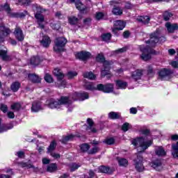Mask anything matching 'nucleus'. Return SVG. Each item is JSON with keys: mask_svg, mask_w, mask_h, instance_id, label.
Segmentation results:
<instances>
[{"mask_svg": "<svg viewBox=\"0 0 178 178\" xmlns=\"http://www.w3.org/2000/svg\"><path fill=\"white\" fill-rule=\"evenodd\" d=\"M40 44L44 48H48V47H49V44H51V39L49 38V37L44 35L40 40Z\"/></svg>", "mask_w": 178, "mask_h": 178, "instance_id": "obj_18", "label": "nucleus"}, {"mask_svg": "<svg viewBox=\"0 0 178 178\" xmlns=\"http://www.w3.org/2000/svg\"><path fill=\"white\" fill-rule=\"evenodd\" d=\"M112 13L115 15V16H120V15L123 14V10L120 8V7H114L113 8Z\"/></svg>", "mask_w": 178, "mask_h": 178, "instance_id": "obj_34", "label": "nucleus"}, {"mask_svg": "<svg viewBox=\"0 0 178 178\" xmlns=\"http://www.w3.org/2000/svg\"><path fill=\"white\" fill-rule=\"evenodd\" d=\"M87 122L88 127L86 128V131H88V133H95L97 129L92 127V126H94V121H92V119L88 118Z\"/></svg>", "mask_w": 178, "mask_h": 178, "instance_id": "obj_17", "label": "nucleus"}, {"mask_svg": "<svg viewBox=\"0 0 178 178\" xmlns=\"http://www.w3.org/2000/svg\"><path fill=\"white\" fill-rule=\"evenodd\" d=\"M75 56L77 59H80L81 60H87V59L91 58V53L88 51H81L77 53Z\"/></svg>", "mask_w": 178, "mask_h": 178, "instance_id": "obj_10", "label": "nucleus"}, {"mask_svg": "<svg viewBox=\"0 0 178 178\" xmlns=\"http://www.w3.org/2000/svg\"><path fill=\"white\" fill-rule=\"evenodd\" d=\"M18 2L22 5H30L31 1V0H18Z\"/></svg>", "mask_w": 178, "mask_h": 178, "instance_id": "obj_58", "label": "nucleus"}, {"mask_svg": "<svg viewBox=\"0 0 178 178\" xmlns=\"http://www.w3.org/2000/svg\"><path fill=\"white\" fill-rule=\"evenodd\" d=\"M172 154L173 158H178V142L172 145Z\"/></svg>", "mask_w": 178, "mask_h": 178, "instance_id": "obj_30", "label": "nucleus"}, {"mask_svg": "<svg viewBox=\"0 0 178 178\" xmlns=\"http://www.w3.org/2000/svg\"><path fill=\"white\" fill-rule=\"evenodd\" d=\"M99 150V149L97 147H95L88 151V154L92 155L94 154H97V152H98Z\"/></svg>", "mask_w": 178, "mask_h": 178, "instance_id": "obj_57", "label": "nucleus"}, {"mask_svg": "<svg viewBox=\"0 0 178 178\" xmlns=\"http://www.w3.org/2000/svg\"><path fill=\"white\" fill-rule=\"evenodd\" d=\"M111 38H112V34H111V33H103L102 35V41H104L106 42H108V41H110Z\"/></svg>", "mask_w": 178, "mask_h": 178, "instance_id": "obj_33", "label": "nucleus"}, {"mask_svg": "<svg viewBox=\"0 0 178 178\" xmlns=\"http://www.w3.org/2000/svg\"><path fill=\"white\" fill-rule=\"evenodd\" d=\"M114 27L118 29V30H123L126 27V22L122 20H117L114 22Z\"/></svg>", "mask_w": 178, "mask_h": 178, "instance_id": "obj_21", "label": "nucleus"}, {"mask_svg": "<svg viewBox=\"0 0 178 178\" xmlns=\"http://www.w3.org/2000/svg\"><path fill=\"white\" fill-rule=\"evenodd\" d=\"M68 22L70 24H72V25L77 24V23H79V18L74 16L69 17Z\"/></svg>", "mask_w": 178, "mask_h": 178, "instance_id": "obj_42", "label": "nucleus"}, {"mask_svg": "<svg viewBox=\"0 0 178 178\" xmlns=\"http://www.w3.org/2000/svg\"><path fill=\"white\" fill-rule=\"evenodd\" d=\"M76 137L78 138L81 137L80 134H76V135L70 134V135H67V136H63L61 140V143H63V144H66L67 141H72V140H74Z\"/></svg>", "mask_w": 178, "mask_h": 178, "instance_id": "obj_12", "label": "nucleus"}, {"mask_svg": "<svg viewBox=\"0 0 178 178\" xmlns=\"http://www.w3.org/2000/svg\"><path fill=\"white\" fill-rule=\"evenodd\" d=\"M141 76H143V71L141 70H137L131 74V77L135 80V81L140 80V79H141Z\"/></svg>", "mask_w": 178, "mask_h": 178, "instance_id": "obj_20", "label": "nucleus"}, {"mask_svg": "<svg viewBox=\"0 0 178 178\" xmlns=\"http://www.w3.org/2000/svg\"><path fill=\"white\" fill-rule=\"evenodd\" d=\"M35 19L38 20V24L39 25V27L40 29H44V24H42L44 20V15H42V14H40V13H35Z\"/></svg>", "mask_w": 178, "mask_h": 178, "instance_id": "obj_15", "label": "nucleus"}, {"mask_svg": "<svg viewBox=\"0 0 178 178\" xmlns=\"http://www.w3.org/2000/svg\"><path fill=\"white\" fill-rule=\"evenodd\" d=\"M20 83L17 81L14 82L10 86V89L13 92H17L19 91V88H20Z\"/></svg>", "mask_w": 178, "mask_h": 178, "instance_id": "obj_31", "label": "nucleus"}, {"mask_svg": "<svg viewBox=\"0 0 178 178\" xmlns=\"http://www.w3.org/2000/svg\"><path fill=\"white\" fill-rule=\"evenodd\" d=\"M170 65L175 69H178V62L177 61H171Z\"/></svg>", "mask_w": 178, "mask_h": 178, "instance_id": "obj_63", "label": "nucleus"}, {"mask_svg": "<svg viewBox=\"0 0 178 178\" xmlns=\"http://www.w3.org/2000/svg\"><path fill=\"white\" fill-rule=\"evenodd\" d=\"M81 150L82 152H87L90 149V145L87 143H83L80 145Z\"/></svg>", "mask_w": 178, "mask_h": 178, "instance_id": "obj_46", "label": "nucleus"}, {"mask_svg": "<svg viewBox=\"0 0 178 178\" xmlns=\"http://www.w3.org/2000/svg\"><path fill=\"white\" fill-rule=\"evenodd\" d=\"M127 49H129V47L127 46L124 47L121 49H118L117 50H115V54H123V52H126L127 51Z\"/></svg>", "mask_w": 178, "mask_h": 178, "instance_id": "obj_52", "label": "nucleus"}, {"mask_svg": "<svg viewBox=\"0 0 178 178\" xmlns=\"http://www.w3.org/2000/svg\"><path fill=\"white\" fill-rule=\"evenodd\" d=\"M96 60L97 62H99V63H102L104 62L105 60V56H104V54L99 53L97 56H96Z\"/></svg>", "mask_w": 178, "mask_h": 178, "instance_id": "obj_44", "label": "nucleus"}, {"mask_svg": "<svg viewBox=\"0 0 178 178\" xmlns=\"http://www.w3.org/2000/svg\"><path fill=\"white\" fill-rule=\"evenodd\" d=\"M26 15H27V11H24V13H13L11 14L12 17H25Z\"/></svg>", "mask_w": 178, "mask_h": 178, "instance_id": "obj_37", "label": "nucleus"}, {"mask_svg": "<svg viewBox=\"0 0 178 178\" xmlns=\"http://www.w3.org/2000/svg\"><path fill=\"white\" fill-rule=\"evenodd\" d=\"M105 143L108 145H112L115 144V138H107L105 140Z\"/></svg>", "mask_w": 178, "mask_h": 178, "instance_id": "obj_53", "label": "nucleus"}, {"mask_svg": "<svg viewBox=\"0 0 178 178\" xmlns=\"http://www.w3.org/2000/svg\"><path fill=\"white\" fill-rule=\"evenodd\" d=\"M99 172H101V173H107L108 175H111L113 172V170L111 169L109 167L102 165L99 167Z\"/></svg>", "mask_w": 178, "mask_h": 178, "instance_id": "obj_23", "label": "nucleus"}, {"mask_svg": "<svg viewBox=\"0 0 178 178\" xmlns=\"http://www.w3.org/2000/svg\"><path fill=\"white\" fill-rule=\"evenodd\" d=\"M96 89L98 90L99 91H103V92H104L105 86H104L103 84H99L97 86Z\"/></svg>", "mask_w": 178, "mask_h": 178, "instance_id": "obj_62", "label": "nucleus"}, {"mask_svg": "<svg viewBox=\"0 0 178 178\" xmlns=\"http://www.w3.org/2000/svg\"><path fill=\"white\" fill-rule=\"evenodd\" d=\"M171 74H173V70L166 68L161 70L159 72V76L162 81L169 80Z\"/></svg>", "mask_w": 178, "mask_h": 178, "instance_id": "obj_7", "label": "nucleus"}, {"mask_svg": "<svg viewBox=\"0 0 178 178\" xmlns=\"http://www.w3.org/2000/svg\"><path fill=\"white\" fill-rule=\"evenodd\" d=\"M32 9L35 13L42 14L43 12H45V10L41 8V6L38 4H33L32 6Z\"/></svg>", "mask_w": 178, "mask_h": 178, "instance_id": "obj_27", "label": "nucleus"}, {"mask_svg": "<svg viewBox=\"0 0 178 178\" xmlns=\"http://www.w3.org/2000/svg\"><path fill=\"white\" fill-rule=\"evenodd\" d=\"M154 152L157 156H166V152L161 146H156Z\"/></svg>", "mask_w": 178, "mask_h": 178, "instance_id": "obj_14", "label": "nucleus"}, {"mask_svg": "<svg viewBox=\"0 0 178 178\" xmlns=\"http://www.w3.org/2000/svg\"><path fill=\"white\" fill-rule=\"evenodd\" d=\"M108 118L112 119L113 120L120 119V113L111 111L108 113Z\"/></svg>", "mask_w": 178, "mask_h": 178, "instance_id": "obj_29", "label": "nucleus"}, {"mask_svg": "<svg viewBox=\"0 0 178 178\" xmlns=\"http://www.w3.org/2000/svg\"><path fill=\"white\" fill-rule=\"evenodd\" d=\"M58 170V165L56 163H50L47 165V172H49V173H54Z\"/></svg>", "mask_w": 178, "mask_h": 178, "instance_id": "obj_24", "label": "nucleus"}, {"mask_svg": "<svg viewBox=\"0 0 178 178\" xmlns=\"http://www.w3.org/2000/svg\"><path fill=\"white\" fill-rule=\"evenodd\" d=\"M80 166H81L80 163H71L70 165V172H74V170H77V169H79Z\"/></svg>", "mask_w": 178, "mask_h": 178, "instance_id": "obj_43", "label": "nucleus"}, {"mask_svg": "<svg viewBox=\"0 0 178 178\" xmlns=\"http://www.w3.org/2000/svg\"><path fill=\"white\" fill-rule=\"evenodd\" d=\"M75 6L78 10L83 11L84 10V5L80 1V0H76Z\"/></svg>", "mask_w": 178, "mask_h": 178, "instance_id": "obj_40", "label": "nucleus"}, {"mask_svg": "<svg viewBox=\"0 0 178 178\" xmlns=\"http://www.w3.org/2000/svg\"><path fill=\"white\" fill-rule=\"evenodd\" d=\"M101 74L102 77H105V76L109 74V70L104 68V70H102Z\"/></svg>", "mask_w": 178, "mask_h": 178, "instance_id": "obj_59", "label": "nucleus"}, {"mask_svg": "<svg viewBox=\"0 0 178 178\" xmlns=\"http://www.w3.org/2000/svg\"><path fill=\"white\" fill-rule=\"evenodd\" d=\"M8 51L5 50H0V58L3 59V60H9V56H8Z\"/></svg>", "mask_w": 178, "mask_h": 178, "instance_id": "obj_36", "label": "nucleus"}, {"mask_svg": "<svg viewBox=\"0 0 178 178\" xmlns=\"http://www.w3.org/2000/svg\"><path fill=\"white\" fill-rule=\"evenodd\" d=\"M20 108H22L20 103H14L11 105V109L13 111H19Z\"/></svg>", "mask_w": 178, "mask_h": 178, "instance_id": "obj_49", "label": "nucleus"}, {"mask_svg": "<svg viewBox=\"0 0 178 178\" xmlns=\"http://www.w3.org/2000/svg\"><path fill=\"white\" fill-rule=\"evenodd\" d=\"M165 27H166L168 33H174L175 30H177L178 29L177 24H171L170 23L167 22L165 24Z\"/></svg>", "mask_w": 178, "mask_h": 178, "instance_id": "obj_19", "label": "nucleus"}, {"mask_svg": "<svg viewBox=\"0 0 178 178\" xmlns=\"http://www.w3.org/2000/svg\"><path fill=\"white\" fill-rule=\"evenodd\" d=\"M67 98L71 101V102L67 103V105H70L74 101H79V93L77 92H72L70 94L69 97H67Z\"/></svg>", "mask_w": 178, "mask_h": 178, "instance_id": "obj_13", "label": "nucleus"}, {"mask_svg": "<svg viewBox=\"0 0 178 178\" xmlns=\"http://www.w3.org/2000/svg\"><path fill=\"white\" fill-rule=\"evenodd\" d=\"M88 93L83 92L79 93V101H84L85 99H88Z\"/></svg>", "mask_w": 178, "mask_h": 178, "instance_id": "obj_45", "label": "nucleus"}, {"mask_svg": "<svg viewBox=\"0 0 178 178\" xmlns=\"http://www.w3.org/2000/svg\"><path fill=\"white\" fill-rule=\"evenodd\" d=\"M31 111L32 112H38V111H41V102H34L32 104Z\"/></svg>", "mask_w": 178, "mask_h": 178, "instance_id": "obj_26", "label": "nucleus"}, {"mask_svg": "<svg viewBox=\"0 0 178 178\" xmlns=\"http://www.w3.org/2000/svg\"><path fill=\"white\" fill-rule=\"evenodd\" d=\"M104 13H97L96 14V19L97 20H101L103 17H104Z\"/></svg>", "mask_w": 178, "mask_h": 178, "instance_id": "obj_61", "label": "nucleus"}, {"mask_svg": "<svg viewBox=\"0 0 178 178\" xmlns=\"http://www.w3.org/2000/svg\"><path fill=\"white\" fill-rule=\"evenodd\" d=\"M72 100H70L67 97L62 96L59 99H49L47 101V105L51 109H59L62 105L70 104Z\"/></svg>", "mask_w": 178, "mask_h": 178, "instance_id": "obj_1", "label": "nucleus"}, {"mask_svg": "<svg viewBox=\"0 0 178 178\" xmlns=\"http://www.w3.org/2000/svg\"><path fill=\"white\" fill-rule=\"evenodd\" d=\"M16 155H17L18 158H24V152H17Z\"/></svg>", "mask_w": 178, "mask_h": 178, "instance_id": "obj_64", "label": "nucleus"}, {"mask_svg": "<svg viewBox=\"0 0 178 178\" xmlns=\"http://www.w3.org/2000/svg\"><path fill=\"white\" fill-rule=\"evenodd\" d=\"M83 77L85 79H89V80H95V74H94L91 72L84 73Z\"/></svg>", "mask_w": 178, "mask_h": 178, "instance_id": "obj_39", "label": "nucleus"}, {"mask_svg": "<svg viewBox=\"0 0 178 178\" xmlns=\"http://www.w3.org/2000/svg\"><path fill=\"white\" fill-rule=\"evenodd\" d=\"M68 79H73L74 77H76L77 76L76 72H69L67 74Z\"/></svg>", "mask_w": 178, "mask_h": 178, "instance_id": "obj_55", "label": "nucleus"}, {"mask_svg": "<svg viewBox=\"0 0 178 178\" xmlns=\"http://www.w3.org/2000/svg\"><path fill=\"white\" fill-rule=\"evenodd\" d=\"M115 84L118 88H120L122 90H124L127 88V82L126 81L119 80L116 81Z\"/></svg>", "mask_w": 178, "mask_h": 178, "instance_id": "obj_28", "label": "nucleus"}, {"mask_svg": "<svg viewBox=\"0 0 178 178\" xmlns=\"http://www.w3.org/2000/svg\"><path fill=\"white\" fill-rule=\"evenodd\" d=\"M67 43V40L65 38H58L55 40L54 49L55 52H63L65 51V45Z\"/></svg>", "mask_w": 178, "mask_h": 178, "instance_id": "obj_5", "label": "nucleus"}, {"mask_svg": "<svg viewBox=\"0 0 178 178\" xmlns=\"http://www.w3.org/2000/svg\"><path fill=\"white\" fill-rule=\"evenodd\" d=\"M0 109L3 112V113H6V112H8V106L6 104H1Z\"/></svg>", "mask_w": 178, "mask_h": 178, "instance_id": "obj_60", "label": "nucleus"}, {"mask_svg": "<svg viewBox=\"0 0 178 178\" xmlns=\"http://www.w3.org/2000/svg\"><path fill=\"white\" fill-rule=\"evenodd\" d=\"M13 34L17 41H24V33H23V30L20 26L16 25Z\"/></svg>", "mask_w": 178, "mask_h": 178, "instance_id": "obj_8", "label": "nucleus"}, {"mask_svg": "<svg viewBox=\"0 0 178 178\" xmlns=\"http://www.w3.org/2000/svg\"><path fill=\"white\" fill-rule=\"evenodd\" d=\"M44 80L47 83H52L53 81L52 76L49 74H46L44 76Z\"/></svg>", "mask_w": 178, "mask_h": 178, "instance_id": "obj_56", "label": "nucleus"}, {"mask_svg": "<svg viewBox=\"0 0 178 178\" xmlns=\"http://www.w3.org/2000/svg\"><path fill=\"white\" fill-rule=\"evenodd\" d=\"M41 60H40V57L38 56H33L31 58V64L33 65L34 66H37L40 65Z\"/></svg>", "mask_w": 178, "mask_h": 178, "instance_id": "obj_32", "label": "nucleus"}, {"mask_svg": "<svg viewBox=\"0 0 178 178\" xmlns=\"http://www.w3.org/2000/svg\"><path fill=\"white\" fill-rule=\"evenodd\" d=\"M151 165L152 168L155 169V170H157V172H161V170L163 169V167L162 166V161H161V159H156L153 161Z\"/></svg>", "mask_w": 178, "mask_h": 178, "instance_id": "obj_11", "label": "nucleus"}, {"mask_svg": "<svg viewBox=\"0 0 178 178\" xmlns=\"http://www.w3.org/2000/svg\"><path fill=\"white\" fill-rule=\"evenodd\" d=\"M12 31L10 29L6 27L3 23L0 24V40H1V41H5V38L9 37Z\"/></svg>", "mask_w": 178, "mask_h": 178, "instance_id": "obj_6", "label": "nucleus"}, {"mask_svg": "<svg viewBox=\"0 0 178 178\" xmlns=\"http://www.w3.org/2000/svg\"><path fill=\"white\" fill-rule=\"evenodd\" d=\"M113 91V84L107 83L104 85V92H112Z\"/></svg>", "mask_w": 178, "mask_h": 178, "instance_id": "obj_38", "label": "nucleus"}, {"mask_svg": "<svg viewBox=\"0 0 178 178\" xmlns=\"http://www.w3.org/2000/svg\"><path fill=\"white\" fill-rule=\"evenodd\" d=\"M53 73L54 76H56L58 81H62L65 77V74H63V72L61 70H59L58 68H55L53 71Z\"/></svg>", "mask_w": 178, "mask_h": 178, "instance_id": "obj_16", "label": "nucleus"}, {"mask_svg": "<svg viewBox=\"0 0 178 178\" xmlns=\"http://www.w3.org/2000/svg\"><path fill=\"white\" fill-rule=\"evenodd\" d=\"M129 161H127V159H118V163L120 166H127V163Z\"/></svg>", "mask_w": 178, "mask_h": 178, "instance_id": "obj_50", "label": "nucleus"}, {"mask_svg": "<svg viewBox=\"0 0 178 178\" xmlns=\"http://www.w3.org/2000/svg\"><path fill=\"white\" fill-rule=\"evenodd\" d=\"M140 51L142 52L140 58L145 61L149 60L151 59V54H155V50L149 47V46H147L146 47L140 46Z\"/></svg>", "mask_w": 178, "mask_h": 178, "instance_id": "obj_4", "label": "nucleus"}, {"mask_svg": "<svg viewBox=\"0 0 178 178\" xmlns=\"http://www.w3.org/2000/svg\"><path fill=\"white\" fill-rule=\"evenodd\" d=\"M3 10H6L8 15H10L12 16V10H10V6H9V4L7 3L3 6Z\"/></svg>", "mask_w": 178, "mask_h": 178, "instance_id": "obj_51", "label": "nucleus"}, {"mask_svg": "<svg viewBox=\"0 0 178 178\" xmlns=\"http://www.w3.org/2000/svg\"><path fill=\"white\" fill-rule=\"evenodd\" d=\"M29 80H31V81H32V83H40L41 82V78L34 74H29Z\"/></svg>", "mask_w": 178, "mask_h": 178, "instance_id": "obj_25", "label": "nucleus"}, {"mask_svg": "<svg viewBox=\"0 0 178 178\" xmlns=\"http://www.w3.org/2000/svg\"><path fill=\"white\" fill-rule=\"evenodd\" d=\"M135 169L137 172H144L145 168L143 165V156L141 155L137 156V159L134 160Z\"/></svg>", "mask_w": 178, "mask_h": 178, "instance_id": "obj_9", "label": "nucleus"}, {"mask_svg": "<svg viewBox=\"0 0 178 178\" xmlns=\"http://www.w3.org/2000/svg\"><path fill=\"white\" fill-rule=\"evenodd\" d=\"M55 148H56V141L53 140L47 148V152H52L53 151H54Z\"/></svg>", "mask_w": 178, "mask_h": 178, "instance_id": "obj_41", "label": "nucleus"}, {"mask_svg": "<svg viewBox=\"0 0 178 178\" xmlns=\"http://www.w3.org/2000/svg\"><path fill=\"white\" fill-rule=\"evenodd\" d=\"M173 16V15L171 13H169L168 11H165L163 15V19L165 21V22H168V20H169L170 19V17H172Z\"/></svg>", "mask_w": 178, "mask_h": 178, "instance_id": "obj_47", "label": "nucleus"}, {"mask_svg": "<svg viewBox=\"0 0 178 178\" xmlns=\"http://www.w3.org/2000/svg\"><path fill=\"white\" fill-rule=\"evenodd\" d=\"M103 67L104 69H111V66H112V65H113V61L112 60H105L103 63Z\"/></svg>", "mask_w": 178, "mask_h": 178, "instance_id": "obj_35", "label": "nucleus"}, {"mask_svg": "<svg viewBox=\"0 0 178 178\" xmlns=\"http://www.w3.org/2000/svg\"><path fill=\"white\" fill-rule=\"evenodd\" d=\"M165 37H161V31L159 29H156V31L150 34V38L149 40L146 41V44H149V47L152 48L155 47L158 42H163L165 41Z\"/></svg>", "mask_w": 178, "mask_h": 178, "instance_id": "obj_3", "label": "nucleus"}, {"mask_svg": "<svg viewBox=\"0 0 178 178\" xmlns=\"http://www.w3.org/2000/svg\"><path fill=\"white\" fill-rule=\"evenodd\" d=\"M129 128H130V124H129V122H125L123 124L122 127V131H127Z\"/></svg>", "mask_w": 178, "mask_h": 178, "instance_id": "obj_54", "label": "nucleus"}, {"mask_svg": "<svg viewBox=\"0 0 178 178\" xmlns=\"http://www.w3.org/2000/svg\"><path fill=\"white\" fill-rule=\"evenodd\" d=\"M84 86L86 90H90V91H92V90H95V88L94 87V83L91 82L86 83Z\"/></svg>", "mask_w": 178, "mask_h": 178, "instance_id": "obj_48", "label": "nucleus"}, {"mask_svg": "<svg viewBox=\"0 0 178 178\" xmlns=\"http://www.w3.org/2000/svg\"><path fill=\"white\" fill-rule=\"evenodd\" d=\"M131 143L134 147H137L139 145V147L141 148V150L140 149H138V152H144L145 149L148 148V147H151L152 145V140H148L145 141V139L143 137L138 138L136 139L132 140Z\"/></svg>", "mask_w": 178, "mask_h": 178, "instance_id": "obj_2", "label": "nucleus"}, {"mask_svg": "<svg viewBox=\"0 0 178 178\" xmlns=\"http://www.w3.org/2000/svg\"><path fill=\"white\" fill-rule=\"evenodd\" d=\"M137 20L140 23H143V24H148L149 23V20H151V18L149 17V16L145 15L138 17Z\"/></svg>", "mask_w": 178, "mask_h": 178, "instance_id": "obj_22", "label": "nucleus"}]
</instances>
